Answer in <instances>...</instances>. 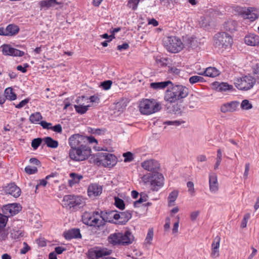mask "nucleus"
<instances>
[{"label": "nucleus", "instance_id": "1", "mask_svg": "<svg viewBox=\"0 0 259 259\" xmlns=\"http://www.w3.org/2000/svg\"><path fill=\"white\" fill-rule=\"evenodd\" d=\"M87 137L79 134L72 135L68 139L71 149L69 156L74 161H80L87 159L91 155V148L87 145Z\"/></svg>", "mask_w": 259, "mask_h": 259}, {"label": "nucleus", "instance_id": "2", "mask_svg": "<svg viewBox=\"0 0 259 259\" xmlns=\"http://www.w3.org/2000/svg\"><path fill=\"white\" fill-rule=\"evenodd\" d=\"M165 92L164 100L169 103H175L184 99L189 94V89L181 84H172Z\"/></svg>", "mask_w": 259, "mask_h": 259}, {"label": "nucleus", "instance_id": "3", "mask_svg": "<svg viewBox=\"0 0 259 259\" xmlns=\"http://www.w3.org/2000/svg\"><path fill=\"white\" fill-rule=\"evenodd\" d=\"M134 237L130 231L111 234L108 237L109 243L113 245L126 246L133 243Z\"/></svg>", "mask_w": 259, "mask_h": 259}, {"label": "nucleus", "instance_id": "4", "mask_svg": "<svg viewBox=\"0 0 259 259\" xmlns=\"http://www.w3.org/2000/svg\"><path fill=\"white\" fill-rule=\"evenodd\" d=\"M213 46L222 51L230 49L233 44L232 36L226 32L217 33L213 37Z\"/></svg>", "mask_w": 259, "mask_h": 259}, {"label": "nucleus", "instance_id": "5", "mask_svg": "<svg viewBox=\"0 0 259 259\" xmlns=\"http://www.w3.org/2000/svg\"><path fill=\"white\" fill-rule=\"evenodd\" d=\"M164 184V178L159 172L147 173V187L152 191H157Z\"/></svg>", "mask_w": 259, "mask_h": 259}, {"label": "nucleus", "instance_id": "6", "mask_svg": "<svg viewBox=\"0 0 259 259\" xmlns=\"http://www.w3.org/2000/svg\"><path fill=\"white\" fill-rule=\"evenodd\" d=\"M163 44L169 52L176 53L180 52L184 48V44L178 37L167 36L163 39Z\"/></svg>", "mask_w": 259, "mask_h": 259}, {"label": "nucleus", "instance_id": "7", "mask_svg": "<svg viewBox=\"0 0 259 259\" xmlns=\"http://www.w3.org/2000/svg\"><path fill=\"white\" fill-rule=\"evenodd\" d=\"M62 202L64 207H69V208H81L85 205V201L81 197L74 195L64 196Z\"/></svg>", "mask_w": 259, "mask_h": 259}, {"label": "nucleus", "instance_id": "8", "mask_svg": "<svg viewBox=\"0 0 259 259\" xmlns=\"http://www.w3.org/2000/svg\"><path fill=\"white\" fill-rule=\"evenodd\" d=\"M99 214L98 211L84 212L82 215V221L83 224L91 227H97L100 229L105 224L102 221L95 217V215Z\"/></svg>", "mask_w": 259, "mask_h": 259}, {"label": "nucleus", "instance_id": "9", "mask_svg": "<svg viewBox=\"0 0 259 259\" xmlns=\"http://www.w3.org/2000/svg\"><path fill=\"white\" fill-rule=\"evenodd\" d=\"M256 82V78L251 75H245L234 80L235 87L239 90L247 91L253 87Z\"/></svg>", "mask_w": 259, "mask_h": 259}, {"label": "nucleus", "instance_id": "10", "mask_svg": "<svg viewBox=\"0 0 259 259\" xmlns=\"http://www.w3.org/2000/svg\"><path fill=\"white\" fill-rule=\"evenodd\" d=\"M96 160L97 164L105 167H111L117 163L116 157L112 154L107 153H98Z\"/></svg>", "mask_w": 259, "mask_h": 259}, {"label": "nucleus", "instance_id": "11", "mask_svg": "<svg viewBox=\"0 0 259 259\" xmlns=\"http://www.w3.org/2000/svg\"><path fill=\"white\" fill-rule=\"evenodd\" d=\"M161 106L160 103L155 99H147L146 113L147 115L151 114L160 110Z\"/></svg>", "mask_w": 259, "mask_h": 259}, {"label": "nucleus", "instance_id": "12", "mask_svg": "<svg viewBox=\"0 0 259 259\" xmlns=\"http://www.w3.org/2000/svg\"><path fill=\"white\" fill-rule=\"evenodd\" d=\"M118 211L116 210H110L108 211H101L100 217L102 219V221L105 223V222L114 223L117 220Z\"/></svg>", "mask_w": 259, "mask_h": 259}, {"label": "nucleus", "instance_id": "13", "mask_svg": "<svg viewBox=\"0 0 259 259\" xmlns=\"http://www.w3.org/2000/svg\"><path fill=\"white\" fill-rule=\"evenodd\" d=\"M239 105V102L236 101L223 104L221 106V111L223 113H232L236 111Z\"/></svg>", "mask_w": 259, "mask_h": 259}, {"label": "nucleus", "instance_id": "14", "mask_svg": "<svg viewBox=\"0 0 259 259\" xmlns=\"http://www.w3.org/2000/svg\"><path fill=\"white\" fill-rule=\"evenodd\" d=\"M7 194L13 196L15 198L18 197L21 193V189L14 183L9 184L5 188Z\"/></svg>", "mask_w": 259, "mask_h": 259}, {"label": "nucleus", "instance_id": "15", "mask_svg": "<svg viewBox=\"0 0 259 259\" xmlns=\"http://www.w3.org/2000/svg\"><path fill=\"white\" fill-rule=\"evenodd\" d=\"M240 13L244 17L250 19L251 21H254L258 18L256 10L253 8H243L240 11Z\"/></svg>", "mask_w": 259, "mask_h": 259}, {"label": "nucleus", "instance_id": "16", "mask_svg": "<svg viewBox=\"0 0 259 259\" xmlns=\"http://www.w3.org/2000/svg\"><path fill=\"white\" fill-rule=\"evenodd\" d=\"M160 167L159 162L156 159H150L147 160V171L149 173L159 172Z\"/></svg>", "mask_w": 259, "mask_h": 259}, {"label": "nucleus", "instance_id": "17", "mask_svg": "<svg viewBox=\"0 0 259 259\" xmlns=\"http://www.w3.org/2000/svg\"><path fill=\"white\" fill-rule=\"evenodd\" d=\"M117 215V221L115 224L118 225H125L128 220L132 218V213L130 211H125L124 212H118Z\"/></svg>", "mask_w": 259, "mask_h": 259}, {"label": "nucleus", "instance_id": "18", "mask_svg": "<svg viewBox=\"0 0 259 259\" xmlns=\"http://www.w3.org/2000/svg\"><path fill=\"white\" fill-rule=\"evenodd\" d=\"M64 237L67 240H71L74 238H81L82 236L79 229L73 228L65 232L64 233Z\"/></svg>", "mask_w": 259, "mask_h": 259}, {"label": "nucleus", "instance_id": "19", "mask_svg": "<svg viewBox=\"0 0 259 259\" xmlns=\"http://www.w3.org/2000/svg\"><path fill=\"white\" fill-rule=\"evenodd\" d=\"M213 87L217 91L221 92H227L233 90V85H230L227 82H214L213 83Z\"/></svg>", "mask_w": 259, "mask_h": 259}, {"label": "nucleus", "instance_id": "20", "mask_svg": "<svg viewBox=\"0 0 259 259\" xmlns=\"http://www.w3.org/2000/svg\"><path fill=\"white\" fill-rule=\"evenodd\" d=\"M102 192V186L93 184L89 186L88 190V195L90 197H96L100 195Z\"/></svg>", "mask_w": 259, "mask_h": 259}, {"label": "nucleus", "instance_id": "21", "mask_svg": "<svg viewBox=\"0 0 259 259\" xmlns=\"http://www.w3.org/2000/svg\"><path fill=\"white\" fill-rule=\"evenodd\" d=\"M209 190L211 192H216L218 191L219 183L215 174L212 173L209 175Z\"/></svg>", "mask_w": 259, "mask_h": 259}, {"label": "nucleus", "instance_id": "22", "mask_svg": "<svg viewBox=\"0 0 259 259\" xmlns=\"http://www.w3.org/2000/svg\"><path fill=\"white\" fill-rule=\"evenodd\" d=\"M198 74L210 77H215L220 75V72L215 67H209L206 68L204 71L199 72Z\"/></svg>", "mask_w": 259, "mask_h": 259}, {"label": "nucleus", "instance_id": "23", "mask_svg": "<svg viewBox=\"0 0 259 259\" xmlns=\"http://www.w3.org/2000/svg\"><path fill=\"white\" fill-rule=\"evenodd\" d=\"M220 237L217 236L214 238L213 242L211 244L212 251L211 253V256L213 258H215L219 256V247L220 244Z\"/></svg>", "mask_w": 259, "mask_h": 259}, {"label": "nucleus", "instance_id": "24", "mask_svg": "<svg viewBox=\"0 0 259 259\" xmlns=\"http://www.w3.org/2000/svg\"><path fill=\"white\" fill-rule=\"evenodd\" d=\"M244 41L248 46H257L259 45V36L254 34H249L245 37Z\"/></svg>", "mask_w": 259, "mask_h": 259}, {"label": "nucleus", "instance_id": "25", "mask_svg": "<svg viewBox=\"0 0 259 259\" xmlns=\"http://www.w3.org/2000/svg\"><path fill=\"white\" fill-rule=\"evenodd\" d=\"M170 84H172V81L167 80L161 82H154L150 84V88L154 90H164Z\"/></svg>", "mask_w": 259, "mask_h": 259}, {"label": "nucleus", "instance_id": "26", "mask_svg": "<svg viewBox=\"0 0 259 259\" xmlns=\"http://www.w3.org/2000/svg\"><path fill=\"white\" fill-rule=\"evenodd\" d=\"M184 40V47L185 46L188 49H194L198 47V42L195 38L186 36Z\"/></svg>", "mask_w": 259, "mask_h": 259}, {"label": "nucleus", "instance_id": "27", "mask_svg": "<svg viewBox=\"0 0 259 259\" xmlns=\"http://www.w3.org/2000/svg\"><path fill=\"white\" fill-rule=\"evenodd\" d=\"M71 179L68 180L69 185L72 187L75 184L78 183L80 180L83 178V176L74 172H71L69 174Z\"/></svg>", "mask_w": 259, "mask_h": 259}, {"label": "nucleus", "instance_id": "28", "mask_svg": "<svg viewBox=\"0 0 259 259\" xmlns=\"http://www.w3.org/2000/svg\"><path fill=\"white\" fill-rule=\"evenodd\" d=\"M6 28L7 36L15 35L19 32L20 30L17 25L13 24L8 25Z\"/></svg>", "mask_w": 259, "mask_h": 259}, {"label": "nucleus", "instance_id": "29", "mask_svg": "<svg viewBox=\"0 0 259 259\" xmlns=\"http://www.w3.org/2000/svg\"><path fill=\"white\" fill-rule=\"evenodd\" d=\"M237 22L234 20H228L224 25V28L226 31L232 32L236 30Z\"/></svg>", "mask_w": 259, "mask_h": 259}, {"label": "nucleus", "instance_id": "30", "mask_svg": "<svg viewBox=\"0 0 259 259\" xmlns=\"http://www.w3.org/2000/svg\"><path fill=\"white\" fill-rule=\"evenodd\" d=\"M4 94L6 99L9 100L13 101L17 98L16 94L13 92V89L11 87L6 89Z\"/></svg>", "mask_w": 259, "mask_h": 259}, {"label": "nucleus", "instance_id": "31", "mask_svg": "<svg viewBox=\"0 0 259 259\" xmlns=\"http://www.w3.org/2000/svg\"><path fill=\"white\" fill-rule=\"evenodd\" d=\"M44 141L48 147L52 148H56L58 146L57 141L54 140L51 137H47L43 139Z\"/></svg>", "mask_w": 259, "mask_h": 259}, {"label": "nucleus", "instance_id": "32", "mask_svg": "<svg viewBox=\"0 0 259 259\" xmlns=\"http://www.w3.org/2000/svg\"><path fill=\"white\" fill-rule=\"evenodd\" d=\"M59 4H60L56 0H45L39 2V5L41 8L46 7L49 8L56 5Z\"/></svg>", "mask_w": 259, "mask_h": 259}, {"label": "nucleus", "instance_id": "33", "mask_svg": "<svg viewBox=\"0 0 259 259\" xmlns=\"http://www.w3.org/2000/svg\"><path fill=\"white\" fill-rule=\"evenodd\" d=\"M178 193L179 192L177 190H174L170 193L168 197V202L169 206H172L174 205V202L178 198Z\"/></svg>", "mask_w": 259, "mask_h": 259}, {"label": "nucleus", "instance_id": "34", "mask_svg": "<svg viewBox=\"0 0 259 259\" xmlns=\"http://www.w3.org/2000/svg\"><path fill=\"white\" fill-rule=\"evenodd\" d=\"M42 117L39 112H36L30 115L29 120L32 123H39L38 122L42 119Z\"/></svg>", "mask_w": 259, "mask_h": 259}, {"label": "nucleus", "instance_id": "35", "mask_svg": "<svg viewBox=\"0 0 259 259\" xmlns=\"http://www.w3.org/2000/svg\"><path fill=\"white\" fill-rule=\"evenodd\" d=\"M12 207L9 209L11 211V215L13 216L18 213L21 209V206L16 203L10 204Z\"/></svg>", "mask_w": 259, "mask_h": 259}, {"label": "nucleus", "instance_id": "36", "mask_svg": "<svg viewBox=\"0 0 259 259\" xmlns=\"http://www.w3.org/2000/svg\"><path fill=\"white\" fill-rule=\"evenodd\" d=\"M23 236L22 230L13 229L11 231V236L13 239H18Z\"/></svg>", "mask_w": 259, "mask_h": 259}, {"label": "nucleus", "instance_id": "37", "mask_svg": "<svg viewBox=\"0 0 259 259\" xmlns=\"http://www.w3.org/2000/svg\"><path fill=\"white\" fill-rule=\"evenodd\" d=\"M189 81L191 84H193L197 82H203L205 81V80L204 78L201 76L194 75L190 77L189 78Z\"/></svg>", "mask_w": 259, "mask_h": 259}, {"label": "nucleus", "instance_id": "38", "mask_svg": "<svg viewBox=\"0 0 259 259\" xmlns=\"http://www.w3.org/2000/svg\"><path fill=\"white\" fill-rule=\"evenodd\" d=\"M127 106L126 101L122 100L116 104V109L119 112H123Z\"/></svg>", "mask_w": 259, "mask_h": 259}, {"label": "nucleus", "instance_id": "39", "mask_svg": "<svg viewBox=\"0 0 259 259\" xmlns=\"http://www.w3.org/2000/svg\"><path fill=\"white\" fill-rule=\"evenodd\" d=\"M114 199V205L116 206V207L121 210L124 209L125 208V204L124 201L122 199L116 197H115Z\"/></svg>", "mask_w": 259, "mask_h": 259}, {"label": "nucleus", "instance_id": "40", "mask_svg": "<svg viewBox=\"0 0 259 259\" xmlns=\"http://www.w3.org/2000/svg\"><path fill=\"white\" fill-rule=\"evenodd\" d=\"M222 152L221 149L217 150V155L216 158V162L214 166V169L216 170L218 168L222 161Z\"/></svg>", "mask_w": 259, "mask_h": 259}, {"label": "nucleus", "instance_id": "41", "mask_svg": "<svg viewBox=\"0 0 259 259\" xmlns=\"http://www.w3.org/2000/svg\"><path fill=\"white\" fill-rule=\"evenodd\" d=\"M90 107L89 105L88 106H82V105H74V108L76 111L81 114L85 113L87 110H88V107Z\"/></svg>", "mask_w": 259, "mask_h": 259}, {"label": "nucleus", "instance_id": "42", "mask_svg": "<svg viewBox=\"0 0 259 259\" xmlns=\"http://www.w3.org/2000/svg\"><path fill=\"white\" fill-rule=\"evenodd\" d=\"M153 236V228H150L148 229V233L147 234V245H151L152 244Z\"/></svg>", "mask_w": 259, "mask_h": 259}, {"label": "nucleus", "instance_id": "43", "mask_svg": "<svg viewBox=\"0 0 259 259\" xmlns=\"http://www.w3.org/2000/svg\"><path fill=\"white\" fill-rule=\"evenodd\" d=\"M13 48L9 45H4L3 46L2 52L4 55L11 56Z\"/></svg>", "mask_w": 259, "mask_h": 259}, {"label": "nucleus", "instance_id": "44", "mask_svg": "<svg viewBox=\"0 0 259 259\" xmlns=\"http://www.w3.org/2000/svg\"><path fill=\"white\" fill-rule=\"evenodd\" d=\"M241 108L243 110H249L252 108V105L248 100L245 99L242 101Z\"/></svg>", "mask_w": 259, "mask_h": 259}, {"label": "nucleus", "instance_id": "45", "mask_svg": "<svg viewBox=\"0 0 259 259\" xmlns=\"http://www.w3.org/2000/svg\"><path fill=\"white\" fill-rule=\"evenodd\" d=\"M123 156L124 158V161L125 162H130L133 160L134 155L131 152H127L123 154Z\"/></svg>", "mask_w": 259, "mask_h": 259}, {"label": "nucleus", "instance_id": "46", "mask_svg": "<svg viewBox=\"0 0 259 259\" xmlns=\"http://www.w3.org/2000/svg\"><path fill=\"white\" fill-rule=\"evenodd\" d=\"M42 139L40 138L34 139L31 142V146L34 150H36L41 144Z\"/></svg>", "mask_w": 259, "mask_h": 259}, {"label": "nucleus", "instance_id": "47", "mask_svg": "<svg viewBox=\"0 0 259 259\" xmlns=\"http://www.w3.org/2000/svg\"><path fill=\"white\" fill-rule=\"evenodd\" d=\"M139 108L141 113L146 114V99H143L139 103Z\"/></svg>", "mask_w": 259, "mask_h": 259}, {"label": "nucleus", "instance_id": "48", "mask_svg": "<svg viewBox=\"0 0 259 259\" xmlns=\"http://www.w3.org/2000/svg\"><path fill=\"white\" fill-rule=\"evenodd\" d=\"M182 112L181 109V105H179L178 104L175 105H172L171 107V113H173L175 114H179Z\"/></svg>", "mask_w": 259, "mask_h": 259}, {"label": "nucleus", "instance_id": "49", "mask_svg": "<svg viewBox=\"0 0 259 259\" xmlns=\"http://www.w3.org/2000/svg\"><path fill=\"white\" fill-rule=\"evenodd\" d=\"M25 172L29 174L32 175L35 174L37 171V168L35 166H31L30 165H28L25 168Z\"/></svg>", "mask_w": 259, "mask_h": 259}, {"label": "nucleus", "instance_id": "50", "mask_svg": "<svg viewBox=\"0 0 259 259\" xmlns=\"http://www.w3.org/2000/svg\"><path fill=\"white\" fill-rule=\"evenodd\" d=\"M112 84V81L110 80L104 81L101 83V87L105 90H109Z\"/></svg>", "mask_w": 259, "mask_h": 259}, {"label": "nucleus", "instance_id": "51", "mask_svg": "<svg viewBox=\"0 0 259 259\" xmlns=\"http://www.w3.org/2000/svg\"><path fill=\"white\" fill-rule=\"evenodd\" d=\"M8 232L4 228H0V241L5 240L7 238Z\"/></svg>", "mask_w": 259, "mask_h": 259}, {"label": "nucleus", "instance_id": "52", "mask_svg": "<svg viewBox=\"0 0 259 259\" xmlns=\"http://www.w3.org/2000/svg\"><path fill=\"white\" fill-rule=\"evenodd\" d=\"M11 207L12 206H10V204H9L8 205L4 206L2 208L3 212L5 214V215H4L7 216V218H8V217L11 216V211L9 210Z\"/></svg>", "mask_w": 259, "mask_h": 259}, {"label": "nucleus", "instance_id": "53", "mask_svg": "<svg viewBox=\"0 0 259 259\" xmlns=\"http://www.w3.org/2000/svg\"><path fill=\"white\" fill-rule=\"evenodd\" d=\"M7 220V216L0 213V228H4L6 227Z\"/></svg>", "mask_w": 259, "mask_h": 259}, {"label": "nucleus", "instance_id": "54", "mask_svg": "<svg viewBox=\"0 0 259 259\" xmlns=\"http://www.w3.org/2000/svg\"><path fill=\"white\" fill-rule=\"evenodd\" d=\"M250 218L249 213H246L243 219L242 220L241 224V228H244L246 227L247 222Z\"/></svg>", "mask_w": 259, "mask_h": 259}, {"label": "nucleus", "instance_id": "55", "mask_svg": "<svg viewBox=\"0 0 259 259\" xmlns=\"http://www.w3.org/2000/svg\"><path fill=\"white\" fill-rule=\"evenodd\" d=\"M140 0H130L128 3V6L133 10H135Z\"/></svg>", "mask_w": 259, "mask_h": 259}, {"label": "nucleus", "instance_id": "56", "mask_svg": "<svg viewBox=\"0 0 259 259\" xmlns=\"http://www.w3.org/2000/svg\"><path fill=\"white\" fill-rule=\"evenodd\" d=\"M187 187L188 188V192L192 195L195 193V189L194 186V183L192 182L189 181L187 183Z\"/></svg>", "mask_w": 259, "mask_h": 259}, {"label": "nucleus", "instance_id": "57", "mask_svg": "<svg viewBox=\"0 0 259 259\" xmlns=\"http://www.w3.org/2000/svg\"><path fill=\"white\" fill-rule=\"evenodd\" d=\"M167 73H171L174 75H178L180 73V70L175 67L168 66L167 70Z\"/></svg>", "mask_w": 259, "mask_h": 259}, {"label": "nucleus", "instance_id": "58", "mask_svg": "<svg viewBox=\"0 0 259 259\" xmlns=\"http://www.w3.org/2000/svg\"><path fill=\"white\" fill-rule=\"evenodd\" d=\"M24 55L23 51H21L15 48H13L11 56L21 57Z\"/></svg>", "mask_w": 259, "mask_h": 259}, {"label": "nucleus", "instance_id": "59", "mask_svg": "<svg viewBox=\"0 0 259 259\" xmlns=\"http://www.w3.org/2000/svg\"><path fill=\"white\" fill-rule=\"evenodd\" d=\"M39 123L44 129L51 130L52 127V123L47 122L46 121H41Z\"/></svg>", "mask_w": 259, "mask_h": 259}, {"label": "nucleus", "instance_id": "60", "mask_svg": "<svg viewBox=\"0 0 259 259\" xmlns=\"http://www.w3.org/2000/svg\"><path fill=\"white\" fill-rule=\"evenodd\" d=\"M106 130L105 128H94L92 129V132L94 134L96 135H101L103 134L106 132Z\"/></svg>", "mask_w": 259, "mask_h": 259}, {"label": "nucleus", "instance_id": "61", "mask_svg": "<svg viewBox=\"0 0 259 259\" xmlns=\"http://www.w3.org/2000/svg\"><path fill=\"white\" fill-rule=\"evenodd\" d=\"M29 101V99L26 98L21 101L18 104L15 106V107L18 109H20L23 107Z\"/></svg>", "mask_w": 259, "mask_h": 259}, {"label": "nucleus", "instance_id": "62", "mask_svg": "<svg viewBox=\"0 0 259 259\" xmlns=\"http://www.w3.org/2000/svg\"><path fill=\"white\" fill-rule=\"evenodd\" d=\"M51 130L58 133H61L62 132V127L60 124H56L53 126H52Z\"/></svg>", "mask_w": 259, "mask_h": 259}, {"label": "nucleus", "instance_id": "63", "mask_svg": "<svg viewBox=\"0 0 259 259\" xmlns=\"http://www.w3.org/2000/svg\"><path fill=\"white\" fill-rule=\"evenodd\" d=\"M184 121H180V120H174V121H166L165 123L168 125H171L174 126H179L181 124V123H184Z\"/></svg>", "mask_w": 259, "mask_h": 259}, {"label": "nucleus", "instance_id": "64", "mask_svg": "<svg viewBox=\"0 0 259 259\" xmlns=\"http://www.w3.org/2000/svg\"><path fill=\"white\" fill-rule=\"evenodd\" d=\"M253 73L256 75V79L259 80V64H257L253 67Z\"/></svg>", "mask_w": 259, "mask_h": 259}]
</instances>
